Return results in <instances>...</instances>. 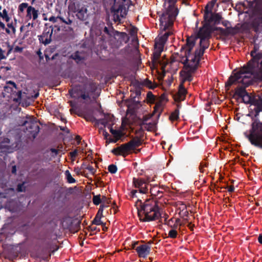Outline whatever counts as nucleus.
Segmentation results:
<instances>
[{"instance_id":"9","label":"nucleus","mask_w":262,"mask_h":262,"mask_svg":"<svg viewBox=\"0 0 262 262\" xmlns=\"http://www.w3.org/2000/svg\"><path fill=\"white\" fill-rule=\"evenodd\" d=\"M21 125L26 127L28 137L32 138L33 139L37 136L40 130L37 121L29 115L23 118Z\"/></svg>"},{"instance_id":"22","label":"nucleus","mask_w":262,"mask_h":262,"mask_svg":"<svg viewBox=\"0 0 262 262\" xmlns=\"http://www.w3.org/2000/svg\"><path fill=\"white\" fill-rule=\"evenodd\" d=\"M187 93V91L185 88L184 85L183 84H180L178 91L173 95V98L175 101L181 102L185 99Z\"/></svg>"},{"instance_id":"55","label":"nucleus","mask_w":262,"mask_h":262,"mask_svg":"<svg viewBox=\"0 0 262 262\" xmlns=\"http://www.w3.org/2000/svg\"><path fill=\"white\" fill-rule=\"evenodd\" d=\"M23 48L19 46H16L14 48V52L15 53H20L23 51Z\"/></svg>"},{"instance_id":"1","label":"nucleus","mask_w":262,"mask_h":262,"mask_svg":"<svg viewBox=\"0 0 262 262\" xmlns=\"http://www.w3.org/2000/svg\"><path fill=\"white\" fill-rule=\"evenodd\" d=\"M250 55L252 59L229 77L225 83L226 90H229L230 86L235 81L249 84L250 83V78L252 76L255 79L262 80V50L258 51V47L254 45Z\"/></svg>"},{"instance_id":"16","label":"nucleus","mask_w":262,"mask_h":262,"mask_svg":"<svg viewBox=\"0 0 262 262\" xmlns=\"http://www.w3.org/2000/svg\"><path fill=\"white\" fill-rule=\"evenodd\" d=\"M78 81L83 84L82 88L86 90L90 95L94 93L97 89L96 83L85 76L79 77Z\"/></svg>"},{"instance_id":"49","label":"nucleus","mask_w":262,"mask_h":262,"mask_svg":"<svg viewBox=\"0 0 262 262\" xmlns=\"http://www.w3.org/2000/svg\"><path fill=\"white\" fill-rule=\"evenodd\" d=\"M101 200H102L101 203H105L107 205H109L111 203V201H110V199L106 198L104 195L102 196Z\"/></svg>"},{"instance_id":"32","label":"nucleus","mask_w":262,"mask_h":262,"mask_svg":"<svg viewBox=\"0 0 262 262\" xmlns=\"http://www.w3.org/2000/svg\"><path fill=\"white\" fill-rule=\"evenodd\" d=\"M71 58L75 60L77 62L81 61L84 59V58L80 55V53L79 51H76L71 56Z\"/></svg>"},{"instance_id":"5","label":"nucleus","mask_w":262,"mask_h":262,"mask_svg":"<svg viewBox=\"0 0 262 262\" xmlns=\"http://www.w3.org/2000/svg\"><path fill=\"white\" fill-rule=\"evenodd\" d=\"M222 24L226 28L214 27V30L219 31V34L225 37L229 35L234 36L239 33H243L249 30V26L246 23H238L234 27H232L231 26V23L228 20H225L222 22Z\"/></svg>"},{"instance_id":"28","label":"nucleus","mask_w":262,"mask_h":262,"mask_svg":"<svg viewBox=\"0 0 262 262\" xmlns=\"http://www.w3.org/2000/svg\"><path fill=\"white\" fill-rule=\"evenodd\" d=\"M127 143L131 150H133L135 149L136 147L140 146L142 144V141L140 138H139L138 136H136Z\"/></svg>"},{"instance_id":"39","label":"nucleus","mask_w":262,"mask_h":262,"mask_svg":"<svg viewBox=\"0 0 262 262\" xmlns=\"http://www.w3.org/2000/svg\"><path fill=\"white\" fill-rule=\"evenodd\" d=\"M65 174L67 177V181L69 183H74L76 182V180L72 177L69 170H66Z\"/></svg>"},{"instance_id":"10","label":"nucleus","mask_w":262,"mask_h":262,"mask_svg":"<svg viewBox=\"0 0 262 262\" xmlns=\"http://www.w3.org/2000/svg\"><path fill=\"white\" fill-rule=\"evenodd\" d=\"M134 186L137 189L133 190L129 194L132 198L137 197L136 193L139 192L140 193L146 194L148 192L149 181L142 178H134L133 179Z\"/></svg>"},{"instance_id":"40","label":"nucleus","mask_w":262,"mask_h":262,"mask_svg":"<svg viewBox=\"0 0 262 262\" xmlns=\"http://www.w3.org/2000/svg\"><path fill=\"white\" fill-rule=\"evenodd\" d=\"M110 132L116 138L120 139L122 137V133H121L120 131L114 129L112 127L110 128Z\"/></svg>"},{"instance_id":"20","label":"nucleus","mask_w":262,"mask_h":262,"mask_svg":"<svg viewBox=\"0 0 262 262\" xmlns=\"http://www.w3.org/2000/svg\"><path fill=\"white\" fill-rule=\"evenodd\" d=\"M69 93L72 98H81L83 100L91 99L90 94L89 93V92H87L86 90H84L83 88L80 90V94H79L78 89L76 88L70 89L69 91Z\"/></svg>"},{"instance_id":"47","label":"nucleus","mask_w":262,"mask_h":262,"mask_svg":"<svg viewBox=\"0 0 262 262\" xmlns=\"http://www.w3.org/2000/svg\"><path fill=\"white\" fill-rule=\"evenodd\" d=\"M58 19H59L60 21H64V19L62 17L59 16L55 17L54 16H52L49 19L50 21H52L53 23H55L57 21Z\"/></svg>"},{"instance_id":"31","label":"nucleus","mask_w":262,"mask_h":262,"mask_svg":"<svg viewBox=\"0 0 262 262\" xmlns=\"http://www.w3.org/2000/svg\"><path fill=\"white\" fill-rule=\"evenodd\" d=\"M118 35L119 36L120 38L125 43H127L129 40V37L125 32H120L118 31H116L115 35Z\"/></svg>"},{"instance_id":"48","label":"nucleus","mask_w":262,"mask_h":262,"mask_svg":"<svg viewBox=\"0 0 262 262\" xmlns=\"http://www.w3.org/2000/svg\"><path fill=\"white\" fill-rule=\"evenodd\" d=\"M139 125H140V127H142L143 125H146V126H145V128L147 130L149 131V130H150V129L149 128V127H150V126L152 125V124L151 123H147L146 122H145L142 120V122L140 123Z\"/></svg>"},{"instance_id":"8","label":"nucleus","mask_w":262,"mask_h":262,"mask_svg":"<svg viewBox=\"0 0 262 262\" xmlns=\"http://www.w3.org/2000/svg\"><path fill=\"white\" fill-rule=\"evenodd\" d=\"M131 5L132 2L130 0H114V4L112 7L114 12V21H120L119 15L125 17Z\"/></svg>"},{"instance_id":"21","label":"nucleus","mask_w":262,"mask_h":262,"mask_svg":"<svg viewBox=\"0 0 262 262\" xmlns=\"http://www.w3.org/2000/svg\"><path fill=\"white\" fill-rule=\"evenodd\" d=\"M130 150H131V149L128 143H127L122 144L120 146L113 148L111 152L115 155H120L122 156L124 158H125L128 155V152Z\"/></svg>"},{"instance_id":"62","label":"nucleus","mask_w":262,"mask_h":262,"mask_svg":"<svg viewBox=\"0 0 262 262\" xmlns=\"http://www.w3.org/2000/svg\"><path fill=\"white\" fill-rule=\"evenodd\" d=\"M60 129L62 131L68 134L70 133V130L67 127L59 126Z\"/></svg>"},{"instance_id":"45","label":"nucleus","mask_w":262,"mask_h":262,"mask_svg":"<svg viewBox=\"0 0 262 262\" xmlns=\"http://www.w3.org/2000/svg\"><path fill=\"white\" fill-rule=\"evenodd\" d=\"M83 118L87 121L91 122H95L97 121V119L91 115L85 114Z\"/></svg>"},{"instance_id":"38","label":"nucleus","mask_w":262,"mask_h":262,"mask_svg":"<svg viewBox=\"0 0 262 262\" xmlns=\"http://www.w3.org/2000/svg\"><path fill=\"white\" fill-rule=\"evenodd\" d=\"M251 144L255 147H257L259 148L262 149V139L258 140H251Z\"/></svg>"},{"instance_id":"27","label":"nucleus","mask_w":262,"mask_h":262,"mask_svg":"<svg viewBox=\"0 0 262 262\" xmlns=\"http://www.w3.org/2000/svg\"><path fill=\"white\" fill-rule=\"evenodd\" d=\"M51 256V254L50 252H47V250L42 249L40 251H38L37 253V257L41 258L43 260L49 261Z\"/></svg>"},{"instance_id":"14","label":"nucleus","mask_w":262,"mask_h":262,"mask_svg":"<svg viewBox=\"0 0 262 262\" xmlns=\"http://www.w3.org/2000/svg\"><path fill=\"white\" fill-rule=\"evenodd\" d=\"M208 5H207L205 8L204 19L206 23H208L210 25L211 23L214 25L220 24L222 19V16L219 13H213L211 10H209Z\"/></svg>"},{"instance_id":"11","label":"nucleus","mask_w":262,"mask_h":262,"mask_svg":"<svg viewBox=\"0 0 262 262\" xmlns=\"http://www.w3.org/2000/svg\"><path fill=\"white\" fill-rule=\"evenodd\" d=\"M4 93L11 98L15 102H20L21 99V91L19 90L15 82L12 81H7L4 88Z\"/></svg>"},{"instance_id":"44","label":"nucleus","mask_w":262,"mask_h":262,"mask_svg":"<svg viewBox=\"0 0 262 262\" xmlns=\"http://www.w3.org/2000/svg\"><path fill=\"white\" fill-rule=\"evenodd\" d=\"M178 232L176 229H171L168 233V236L171 238H176L177 237Z\"/></svg>"},{"instance_id":"4","label":"nucleus","mask_w":262,"mask_h":262,"mask_svg":"<svg viewBox=\"0 0 262 262\" xmlns=\"http://www.w3.org/2000/svg\"><path fill=\"white\" fill-rule=\"evenodd\" d=\"M249 5L252 8L253 16L251 27L256 33H262V0L250 1Z\"/></svg>"},{"instance_id":"25","label":"nucleus","mask_w":262,"mask_h":262,"mask_svg":"<svg viewBox=\"0 0 262 262\" xmlns=\"http://www.w3.org/2000/svg\"><path fill=\"white\" fill-rule=\"evenodd\" d=\"M39 13L38 10H36L34 7L30 6L27 9L26 17L29 19H33L36 20L38 16Z\"/></svg>"},{"instance_id":"18","label":"nucleus","mask_w":262,"mask_h":262,"mask_svg":"<svg viewBox=\"0 0 262 262\" xmlns=\"http://www.w3.org/2000/svg\"><path fill=\"white\" fill-rule=\"evenodd\" d=\"M74 11L77 12V18L81 20H85L88 16V10L85 6H81L80 4L74 3V6L72 7Z\"/></svg>"},{"instance_id":"56","label":"nucleus","mask_w":262,"mask_h":262,"mask_svg":"<svg viewBox=\"0 0 262 262\" xmlns=\"http://www.w3.org/2000/svg\"><path fill=\"white\" fill-rule=\"evenodd\" d=\"M103 210L102 209V208H99V210L96 215V216H99V217H102L103 216Z\"/></svg>"},{"instance_id":"59","label":"nucleus","mask_w":262,"mask_h":262,"mask_svg":"<svg viewBox=\"0 0 262 262\" xmlns=\"http://www.w3.org/2000/svg\"><path fill=\"white\" fill-rule=\"evenodd\" d=\"M8 14V12L6 10V9H4L3 10V12H0V17L3 18V17H6V15Z\"/></svg>"},{"instance_id":"29","label":"nucleus","mask_w":262,"mask_h":262,"mask_svg":"<svg viewBox=\"0 0 262 262\" xmlns=\"http://www.w3.org/2000/svg\"><path fill=\"white\" fill-rule=\"evenodd\" d=\"M150 193L152 196H157L160 198L162 196V191L159 190L157 186H155L150 189Z\"/></svg>"},{"instance_id":"42","label":"nucleus","mask_w":262,"mask_h":262,"mask_svg":"<svg viewBox=\"0 0 262 262\" xmlns=\"http://www.w3.org/2000/svg\"><path fill=\"white\" fill-rule=\"evenodd\" d=\"M117 169L118 168L117 166L114 164H111L108 167V171L113 174L116 173L117 171Z\"/></svg>"},{"instance_id":"54","label":"nucleus","mask_w":262,"mask_h":262,"mask_svg":"<svg viewBox=\"0 0 262 262\" xmlns=\"http://www.w3.org/2000/svg\"><path fill=\"white\" fill-rule=\"evenodd\" d=\"M5 51L0 48V59H5L7 57L4 55Z\"/></svg>"},{"instance_id":"61","label":"nucleus","mask_w":262,"mask_h":262,"mask_svg":"<svg viewBox=\"0 0 262 262\" xmlns=\"http://www.w3.org/2000/svg\"><path fill=\"white\" fill-rule=\"evenodd\" d=\"M96 121L100 123L101 124L103 125L104 126H105L107 124V121L104 119L97 120V121Z\"/></svg>"},{"instance_id":"24","label":"nucleus","mask_w":262,"mask_h":262,"mask_svg":"<svg viewBox=\"0 0 262 262\" xmlns=\"http://www.w3.org/2000/svg\"><path fill=\"white\" fill-rule=\"evenodd\" d=\"M99 27L102 32L110 37L115 36L116 30L113 28L112 24H107L106 26L104 23L99 25Z\"/></svg>"},{"instance_id":"52","label":"nucleus","mask_w":262,"mask_h":262,"mask_svg":"<svg viewBox=\"0 0 262 262\" xmlns=\"http://www.w3.org/2000/svg\"><path fill=\"white\" fill-rule=\"evenodd\" d=\"M86 169L89 170L90 172L93 174H94L96 172L95 169H94L92 166L90 165L86 166Z\"/></svg>"},{"instance_id":"12","label":"nucleus","mask_w":262,"mask_h":262,"mask_svg":"<svg viewBox=\"0 0 262 262\" xmlns=\"http://www.w3.org/2000/svg\"><path fill=\"white\" fill-rule=\"evenodd\" d=\"M252 76L250 79V83L249 84L238 81H235L232 84L236 83H241L244 85V86H238L235 89L234 95L237 96L238 97L242 99L243 102L246 104H253V102L255 100L254 98L251 96L250 94L246 91V87L248 86L252 83Z\"/></svg>"},{"instance_id":"15","label":"nucleus","mask_w":262,"mask_h":262,"mask_svg":"<svg viewBox=\"0 0 262 262\" xmlns=\"http://www.w3.org/2000/svg\"><path fill=\"white\" fill-rule=\"evenodd\" d=\"M247 137L251 142V140H259L262 139V123L254 122L252 124V128L250 134Z\"/></svg>"},{"instance_id":"57","label":"nucleus","mask_w":262,"mask_h":262,"mask_svg":"<svg viewBox=\"0 0 262 262\" xmlns=\"http://www.w3.org/2000/svg\"><path fill=\"white\" fill-rule=\"evenodd\" d=\"M225 189H228V191L229 192H232L234 191V187L233 185H231L230 186H226V187H224Z\"/></svg>"},{"instance_id":"33","label":"nucleus","mask_w":262,"mask_h":262,"mask_svg":"<svg viewBox=\"0 0 262 262\" xmlns=\"http://www.w3.org/2000/svg\"><path fill=\"white\" fill-rule=\"evenodd\" d=\"M179 119V110L176 109L169 116V119L171 121L178 120Z\"/></svg>"},{"instance_id":"30","label":"nucleus","mask_w":262,"mask_h":262,"mask_svg":"<svg viewBox=\"0 0 262 262\" xmlns=\"http://www.w3.org/2000/svg\"><path fill=\"white\" fill-rule=\"evenodd\" d=\"M200 48L202 49L205 50L209 46V39L210 38H200Z\"/></svg>"},{"instance_id":"53","label":"nucleus","mask_w":262,"mask_h":262,"mask_svg":"<svg viewBox=\"0 0 262 262\" xmlns=\"http://www.w3.org/2000/svg\"><path fill=\"white\" fill-rule=\"evenodd\" d=\"M0 27L1 28H2L3 29H5V30H6V32L8 33V34H10V31L9 29H7V28H5V24L2 22L1 21H0Z\"/></svg>"},{"instance_id":"60","label":"nucleus","mask_w":262,"mask_h":262,"mask_svg":"<svg viewBox=\"0 0 262 262\" xmlns=\"http://www.w3.org/2000/svg\"><path fill=\"white\" fill-rule=\"evenodd\" d=\"M138 244H139V242H133L130 245V248L136 250V248L137 247V245H138Z\"/></svg>"},{"instance_id":"50","label":"nucleus","mask_w":262,"mask_h":262,"mask_svg":"<svg viewBox=\"0 0 262 262\" xmlns=\"http://www.w3.org/2000/svg\"><path fill=\"white\" fill-rule=\"evenodd\" d=\"M147 98L148 100L152 101L155 100V96L152 94V92H148L147 94Z\"/></svg>"},{"instance_id":"13","label":"nucleus","mask_w":262,"mask_h":262,"mask_svg":"<svg viewBox=\"0 0 262 262\" xmlns=\"http://www.w3.org/2000/svg\"><path fill=\"white\" fill-rule=\"evenodd\" d=\"M186 47L187 48V57L184 59V61H182L184 67L189 69L191 67H195L196 70L200 59L198 58L195 55L191 54V51L193 47L190 48L187 42L186 43Z\"/></svg>"},{"instance_id":"17","label":"nucleus","mask_w":262,"mask_h":262,"mask_svg":"<svg viewBox=\"0 0 262 262\" xmlns=\"http://www.w3.org/2000/svg\"><path fill=\"white\" fill-rule=\"evenodd\" d=\"M184 69L183 71H181L180 72V76L182 77L180 84H183V85L186 81L189 82L192 81L193 77L192 74L196 71L195 67H191L189 69L184 67Z\"/></svg>"},{"instance_id":"37","label":"nucleus","mask_w":262,"mask_h":262,"mask_svg":"<svg viewBox=\"0 0 262 262\" xmlns=\"http://www.w3.org/2000/svg\"><path fill=\"white\" fill-rule=\"evenodd\" d=\"M102 200L100 194L94 195L93 197V202L94 205H98L101 203Z\"/></svg>"},{"instance_id":"35","label":"nucleus","mask_w":262,"mask_h":262,"mask_svg":"<svg viewBox=\"0 0 262 262\" xmlns=\"http://www.w3.org/2000/svg\"><path fill=\"white\" fill-rule=\"evenodd\" d=\"M208 162L206 161H202L199 166L200 171L202 173L206 172L207 170L205 168L208 167Z\"/></svg>"},{"instance_id":"63","label":"nucleus","mask_w":262,"mask_h":262,"mask_svg":"<svg viewBox=\"0 0 262 262\" xmlns=\"http://www.w3.org/2000/svg\"><path fill=\"white\" fill-rule=\"evenodd\" d=\"M119 139L116 138H115V139L110 138L108 142L106 141V143L108 144L109 143H116Z\"/></svg>"},{"instance_id":"36","label":"nucleus","mask_w":262,"mask_h":262,"mask_svg":"<svg viewBox=\"0 0 262 262\" xmlns=\"http://www.w3.org/2000/svg\"><path fill=\"white\" fill-rule=\"evenodd\" d=\"M102 217L95 216L93 221H92V224L96 225H101L102 226H104L105 223H103L101 221V219Z\"/></svg>"},{"instance_id":"51","label":"nucleus","mask_w":262,"mask_h":262,"mask_svg":"<svg viewBox=\"0 0 262 262\" xmlns=\"http://www.w3.org/2000/svg\"><path fill=\"white\" fill-rule=\"evenodd\" d=\"M129 34L132 36H135L137 34V29L135 27H132L129 30Z\"/></svg>"},{"instance_id":"26","label":"nucleus","mask_w":262,"mask_h":262,"mask_svg":"<svg viewBox=\"0 0 262 262\" xmlns=\"http://www.w3.org/2000/svg\"><path fill=\"white\" fill-rule=\"evenodd\" d=\"M252 104L255 106L254 111L255 112V117H257L260 112H262V97H258V99H255L254 102H253Z\"/></svg>"},{"instance_id":"19","label":"nucleus","mask_w":262,"mask_h":262,"mask_svg":"<svg viewBox=\"0 0 262 262\" xmlns=\"http://www.w3.org/2000/svg\"><path fill=\"white\" fill-rule=\"evenodd\" d=\"M53 31V29L51 27L45 28L42 34L38 36L39 42L45 45L50 43L52 41Z\"/></svg>"},{"instance_id":"2","label":"nucleus","mask_w":262,"mask_h":262,"mask_svg":"<svg viewBox=\"0 0 262 262\" xmlns=\"http://www.w3.org/2000/svg\"><path fill=\"white\" fill-rule=\"evenodd\" d=\"M138 211L140 221L142 222H149L158 220H161V213L157 201L147 199L144 202L138 199L135 204ZM160 222H162V220Z\"/></svg>"},{"instance_id":"6","label":"nucleus","mask_w":262,"mask_h":262,"mask_svg":"<svg viewBox=\"0 0 262 262\" xmlns=\"http://www.w3.org/2000/svg\"><path fill=\"white\" fill-rule=\"evenodd\" d=\"M165 33L159 37L158 39H156L154 46V52L152 54V61L154 62H159V58L161 56L162 52L163 51L164 45L167 41L168 36L172 34V28L167 29L166 31H162Z\"/></svg>"},{"instance_id":"41","label":"nucleus","mask_w":262,"mask_h":262,"mask_svg":"<svg viewBox=\"0 0 262 262\" xmlns=\"http://www.w3.org/2000/svg\"><path fill=\"white\" fill-rule=\"evenodd\" d=\"M184 50V55H182V56L181 57V59L180 60V62H181L182 63H183V62L182 61H184L185 59V58H187V48H186V45H185L184 47H183L181 49V53H183V51L182 50Z\"/></svg>"},{"instance_id":"58","label":"nucleus","mask_w":262,"mask_h":262,"mask_svg":"<svg viewBox=\"0 0 262 262\" xmlns=\"http://www.w3.org/2000/svg\"><path fill=\"white\" fill-rule=\"evenodd\" d=\"M70 154L72 158H75L78 154V150L75 149L74 151L71 152Z\"/></svg>"},{"instance_id":"34","label":"nucleus","mask_w":262,"mask_h":262,"mask_svg":"<svg viewBox=\"0 0 262 262\" xmlns=\"http://www.w3.org/2000/svg\"><path fill=\"white\" fill-rule=\"evenodd\" d=\"M49 151H51L50 156L51 158L49 159V160H51V158H55L57 155L58 154L59 150L58 149L51 148L49 150H47L45 152V154H47L49 152Z\"/></svg>"},{"instance_id":"23","label":"nucleus","mask_w":262,"mask_h":262,"mask_svg":"<svg viewBox=\"0 0 262 262\" xmlns=\"http://www.w3.org/2000/svg\"><path fill=\"white\" fill-rule=\"evenodd\" d=\"M136 251L140 257H146L150 253V247L146 244L140 245L137 247Z\"/></svg>"},{"instance_id":"3","label":"nucleus","mask_w":262,"mask_h":262,"mask_svg":"<svg viewBox=\"0 0 262 262\" xmlns=\"http://www.w3.org/2000/svg\"><path fill=\"white\" fill-rule=\"evenodd\" d=\"M165 1L169 3V6L160 18V27L162 31L172 28L174 21L178 14V10L174 7L178 0Z\"/></svg>"},{"instance_id":"64","label":"nucleus","mask_w":262,"mask_h":262,"mask_svg":"<svg viewBox=\"0 0 262 262\" xmlns=\"http://www.w3.org/2000/svg\"><path fill=\"white\" fill-rule=\"evenodd\" d=\"M81 170V168L77 167L75 168L74 171L78 175H79L82 174Z\"/></svg>"},{"instance_id":"7","label":"nucleus","mask_w":262,"mask_h":262,"mask_svg":"<svg viewBox=\"0 0 262 262\" xmlns=\"http://www.w3.org/2000/svg\"><path fill=\"white\" fill-rule=\"evenodd\" d=\"M215 31L214 27L208 23H205L202 27L200 28L196 35H191L187 38L186 42L190 48L194 47L198 38H210L211 33Z\"/></svg>"},{"instance_id":"46","label":"nucleus","mask_w":262,"mask_h":262,"mask_svg":"<svg viewBox=\"0 0 262 262\" xmlns=\"http://www.w3.org/2000/svg\"><path fill=\"white\" fill-rule=\"evenodd\" d=\"M29 6H28V4L27 3H23L21 4H20L19 6H18V10L21 12H23L24 10L27 8V9H28V7H29Z\"/></svg>"},{"instance_id":"43","label":"nucleus","mask_w":262,"mask_h":262,"mask_svg":"<svg viewBox=\"0 0 262 262\" xmlns=\"http://www.w3.org/2000/svg\"><path fill=\"white\" fill-rule=\"evenodd\" d=\"M204 51V50H203L200 48V49L195 50L194 55L198 57V58L200 59V58L203 55Z\"/></svg>"}]
</instances>
